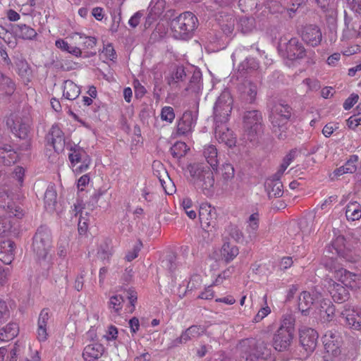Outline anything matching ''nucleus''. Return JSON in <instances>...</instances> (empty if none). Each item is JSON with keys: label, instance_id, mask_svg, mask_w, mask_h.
Masks as SVG:
<instances>
[{"label": "nucleus", "instance_id": "nucleus-10", "mask_svg": "<svg viewBox=\"0 0 361 361\" xmlns=\"http://www.w3.org/2000/svg\"><path fill=\"white\" fill-rule=\"evenodd\" d=\"M9 137L0 136V162L5 166L14 164L18 160L16 149L10 143Z\"/></svg>", "mask_w": 361, "mask_h": 361}, {"label": "nucleus", "instance_id": "nucleus-44", "mask_svg": "<svg viewBox=\"0 0 361 361\" xmlns=\"http://www.w3.org/2000/svg\"><path fill=\"white\" fill-rule=\"evenodd\" d=\"M185 78L186 73L184 68L183 66H178L168 79V84L172 87H178V82L183 81Z\"/></svg>", "mask_w": 361, "mask_h": 361}, {"label": "nucleus", "instance_id": "nucleus-3", "mask_svg": "<svg viewBox=\"0 0 361 361\" xmlns=\"http://www.w3.org/2000/svg\"><path fill=\"white\" fill-rule=\"evenodd\" d=\"M197 17L192 13L187 11L173 19L171 26L176 37L185 39L191 37L197 27Z\"/></svg>", "mask_w": 361, "mask_h": 361}, {"label": "nucleus", "instance_id": "nucleus-52", "mask_svg": "<svg viewBox=\"0 0 361 361\" xmlns=\"http://www.w3.org/2000/svg\"><path fill=\"white\" fill-rule=\"evenodd\" d=\"M9 217L16 216L18 219L23 216V210L18 206H16L12 201H8L7 207L5 209Z\"/></svg>", "mask_w": 361, "mask_h": 361}, {"label": "nucleus", "instance_id": "nucleus-34", "mask_svg": "<svg viewBox=\"0 0 361 361\" xmlns=\"http://www.w3.org/2000/svg\"><path fill=\"white\" fill-rule=\"evenodd\" d=\"M257 91V84L252 81H248L244 85L242 97L247 103L252 104L256 99Z\"/></svg>", "mask_w": 361, "mask_h": 361}, {"label": "nucleus", "instance_id": "nucleus-36", "mask_svg": "<svg viewBox=\"0 0 361 361\" xmlns=\"http://www.w3.org/2000/svg\"><path fill=\"white\" fill-rule=\"evenodd\" d=\"M259 219L257 213H254L249 216L247 221L246 232L248 238L253 240L257 238V233L259 228Z\"/></svg>", "mask_w": 361, "mask_h": 361}, {"label": "nucleus", "instance_id": "nucleus-28", "mask_svg": "<svg viewBox=\"0 0 361 361\" xmlns=\"http://www.w3.org/2000/svg\"><path fill=\"white\" fill-rule=\"evenodd\" d=\"M49 319V310L44 308L41 311L37 322V338L39 341H45L47 339V326Z\"/></svg>", "mask_w": 361, "mask_h": 361}, {"label": "nucleus", "instance_id": "nucleus-19", "mask_svg": "<svg viewBox=\"0 0 361 361\" xmlns=\"http://www.w3.org/2000/svg\"><path fill=\"white\" fill-rule=\"evenodd\" d=\"M47 144L53 147L56 152H62L65 146V138L63 131L57 126H52L46 136Z\"/></svg>", "mask_w": 361, "mask_h": 361}, {"label": "nucleus", "instance_id": "nucleus-15", "mask_svg": "<svg viewBox=\"0 0 361 361\" xmlns=\"http://www.w3.org/2000/svg\"><path fill=\"white\" fill-rule=\"evenodd\" d=\"M214 133L219 142L224 143L229 147L235 145L236 138L233 131L227 127L226 123H215Z\"/></svg>", "mask_w": 361, "mask_h": 361}, {"label": "nucleus", "instance_id": "nucleus-58", "mask_svg": "<svg viewBox=\"0 0 361 361\" xmlns=\"http://www.w3.org/2000/svg\"><path fill=\"white\" fill-rule=\"evenodd\" d=\"M80 39L82 40L83 49H92L95 47L97 39L94 37H87L81 34H77Z\"/></svg>", "mask_w": 361, "mask_h": 361}, {"label": "nucleus", "instance_id": "nucleus-21", "mask_svg": "<svg viewBox=\"0 0 361 361\" xmlns=\"http://www.w3.org/2000/svg\"><path fill=\"white\" fill-rule=\"evenodd\" d=\"M301 37L306 44L312 47H317L322 42V35L318 26L309 25L303 28Z\"/></svg>", "mask_w": 361, "mask_h": 361}, {"label": "nucleus", "instance_id": "nucleus-6", "mask_svg": "<svg viewBox=\"0 0 361 361\" xmlns=\"http://www.w3.org/2000/svg\"><path fill=\"white\" fill-rule=\"evenodd\" d=\"M279 51H284L283 56L293 61L307 57L312 59L315 54L312 50L306 49L302 43L296 37H293L284 44H279Z\"/></svg>", "mask_w": 361, "mask_h": 361}, {"label": "nucleus", "instance_id": "nucleus-12", "mask_svg": "<svg viewBox=\"0 0 361 361\" xmlns=\"http://www.w3.org/2000/svg\"><path fill=\"white\" fill-rule=\"evenodd\" d=\"M197 121V115L190 111H185L182 116L178 119L176 123V134L179 136L188 135L195 127Z\"/></svg>", "mask_w": 361, "mask_h": 361}, {"label": "nucleus", "instance_id": "nucleus-23", "mask_svg": "<svg viewBox=\"0 0 361 361\" xmlns=\"http://www.w3.org/2000/svg\"><path fill=\"white\" fill-rule=\"evenodd\" d=\"M318 300L317 294H311L308 291H302L298 298V308L303 315L307 316L309 314L311 307L317 305Z\"/></svg>", "mask_w": 361, "mask_h": 361}, {"label": "nucleus", "instance_id": "nucleus-24", "mask_svg": "<svg viewBox=\"0 0 361 361\" xmlns=\"http://www.w3.org/2000/svg\"><path fill=\"white\" fill-rule=\"evenodd\" d=\"M292 108L287 104H276L269 114V121H290L293 114Z\"/></svg>", "mask_w": 361, "mask_h": 361}, {"label": "nucleus", "instance_id": "nucleus-62", "mask_svg": "<svg viewBox=\"0 0 361 361\" xmlns=\"http://www.w3.org/2000/svg\"><path fill=\"white\" fill-rule=\"evenodd\" d=\"M80 163V165L78 166L77 164L75 167H73V171L77 174L82 173V172L87 170L91 163V159L90 157L81 161Z\"/></svg>", "mask_w": 361, "mask_h": 361}, {"label": "nucleus", "instance_id": "nucleus-43", "mask_svg": "<svg viewBox=\"0 0 361 361\" xmlns=\"http://www.w3.org/2000/svg\"><path fill=\"white\" fill-rule=\"evenodd\" d=\"M57 193L53 186H49L44 194V204L47 209L53 210L56 204Z\"/></svg>", "mask_w": 361, "mask_h": 361}, {"label": "nucleus", "instance_id": "nucleus-17", "mask_svg": "<svg viewBox=\"0 0 361 361\" xmlns=\"http://www.w3.org/2000/svg\"><path fill=\"white\" fill-rule=\"evenodd\" d=\"M345 238L343 236H338L332 245L327 249V252H331L334 248L341 260L347 262H356L358 260V256L354 255L350 250H345L344 247Z\"/></svg>", "mask_w": 361, "mask_h": 361}, {"label": "nucleus", "instance_id": "nucleus-60", "mask_svg": "<svg viewBox=\"0 0 361 361\" xmlns=\"http://www.w3.org/2000/svg\"><path fill=\"white\" fill-rule=\"evenodd\" d=\"M302 83L307 86L308 91H317L320 88L319 81L317 79L306 78L302 81Z\"/></svg>", "mask_w": 361, "mask_h": 361}, {"label": "nucleus", "instance_id": "nucleus-5", "mask_svg": "<svg viewBox=\"0 0 361 361\" xmlns=\"http://www.w3.org/2000/svg\"><path fill=\"white\" fill-rule=\"evenodd\" d=\"M243 119L245 130L251 141L262 134L264 123L261 111L257 109L246 111Z\"/></svg>", "mask_w": 361, "mask_h": 361}, {"label": "nucleus", "instance_id": "nucleus-27", "mask_svg": "<svg viewBox=\"0 0 361 361\" xmlns=\"http://www.w3.org/2000/svg\"><path fill=\"white\" fill-rule=\"evenodd\" d=\"M104 352V346L99 343L87 345L83 350L82 357L85 361H95L102 357Z\"/></svg>", "mask_w": 361, "mask_h": 361}, {"label": "nucleus", "instance_id": "nucleus-35", "mask_svg": "<svg viewBox=\"0 0 361 361\" xmlns=\"http://www.w3.org/2000/svg\"><path fill=\"white\" fill-rule=\"evenodd\" d=\"M14 243L11 240L4 241L0 245V260L4 264H10L12 260Z\"/></svg>", "mask_w": 361, "mask_h": 361}, {"label": "nucleus", "instance_id": "nucleus-47", "mask_svg": "<svg viewBox=\"0 0 361 361\" xmlns=\"http://www.w3.org/2000/svg\"><path fill=\"white\" fill-rule=\"evenodd\" d=\"M225 232L237 243L243 240V233L237 225L230 224L226 227Z\"/></svg>", "mask_w": 361, "mask_h": 361}, {"label": "nucleus", "instance_id": "nucleus-4", "mask_svg": "<svg viewBox=\"0 0 361 361\" xmlns=\"http://www.w3.org/2000/svg\"><path fill=\"white\" fill-rule=\"evenodd\" d=\"M31 123V117L26 111L11 114L6 121L11 133L21 140L27 138Z\"/></svg>", "mask_w": 361, "mask_h": 361}, {"label": "nucleus", "instance_id": "nucleus-22", "mask_svg": "<svg viewBox=\"0 0 361 361\" xmlns=\"http://www.w3.org/2000/svg\"><path fill=\"white\" fill-rule=\"evenodd\" d=\"M281 176H277L275 173L273 176L267 178L264 183L265 190L267 192L269 199L281 197L283 190V184L280 180Z\"/></svg>", "mask_w": 361, "mask_h": 361}, {"label": "nucleus", "instance_id": "nucleus-2", "mask_svg": "<svg viewBox=\"0 0 361 361\" xmlns=\"http://www.w3.org/2000/svg\"><path fill=\"white\" fill-rule=\"evenodd\" d=\"M242 358L245 361H265L271 355V348L265 341L247 338L240 343Z\"/></svg>", "mask_w": 361, "mask_h": 361}, {"label": "nucleus", "instance_id": "nucleus-1", "mask_svg": "<svg viewBox=\"0 0 361 361\" xmlns=\"http://www.w3.org/2000/svg\"><path fill=\"white\" fill-rule=\"evenodd\" d=\"M190 181L204 194L209 195L214 185V177L211 168L206 164L194 163L188 165Z\"/></svg>", "mask_w": 361, "mask_h": 361}, {"label": "nucleus", "instance_id": "nucleus-41", "mask_svg": "<svg viewBox=\"0 0 361 361\" xmlns=\"http://www.w3.org/2000/svg\"><path fill=\"white\" fill-rule=\"evenodd\" d=\"M18 334V326L15 323H10L0 331V339L2 341H10L15 338Z\"/></svg>", "mask_w": 361, "mask_h": 361}, {"label": "nucleus", "instance_id": "nucleus-61", "mask_svg": "<svg viewBox=\"0 0 361 361\" xmlns=\"http://www.w3.org/2000/svg\"><path fill=\"white\" fill-rule=\"evenodd\" d=\"M20 351V345L15 344L8 353L6 358H5V361H17Z\"/></svg>", "mask_w": 361, "mask_h": 361}, {"label": "nucleus", "instance_id": "nucleus-59", "mask_svg": "<svg viewBox=\"0 0 361 361\" xmlns=\"http://www.w3.org/2000/svg\"><path fill=\"white\" fill-rule=\"evenodd\" d=\"M361 124V114L360 112H357V114L351 116L347 120V125L349 128L355 130L356 127Z\"/></svg>", "mask_w": 361, "mask_h": 361}, {"label": "nucleus", "instance_id": "nucleus-9", "mask_svg": "<svg viewBox=\"0 0 361 361\" xmlns=\"http://www.w3.org/2000/svg\"><path fill=\"white\" fill-rule=\"evenodd\" d=\"M326 351L324 361H340L341 338L336 331H328L323 337Z\"/></svg>", "mask_w": 361, "mask_h": 361}, {"label": "nucleus", "instance_id": "nucleus-45", "mask_svg": "<svg viewBox=\"0 0 361 361\" xmlns=\"http://www.w3.org/2000/svg\"><path fill=\"white\" fill-rule=\"evenodd\" d=\"M202 87V73L200 71H195L190 78L189 84L186 90L193 92H199Z\"/></svg>", "mask_w": 361, "mask_h": 361}, {"label": "nucleus", "instance_id": "nucleus-56", "mask_svg": "<svg viewBox=\"0 0 361 361\" xmlns=\"http://www.w3.org/2000/svg\"><path fill=\"white\" fill-rule=\"evenodd\" d=\"M357 161L358 157L357 155H351L345 165H343L346 170L345 172H348V173H353L355 172L357 170L356 163Z\"/></svg>", "mask_w": 361, "mask_h": 361}, {"label": "nucleus", "instance_id": "nucleus-63", "mask_svg": "<svg viewBox=\"0 0 361 361\" xmlns=\"http://www.w3.org/2000/svg\"><path fill=\"white\" fill-rule=\"evenodd\" d=\"M234 269H235V268L233 267H230L224 271L222 273H221L218 276V277L216 278V281L214 282V284L215 285L220 284L221 283H222L224 279H226L230 277V276L234 271Z\"/></svg>", "mask_w": 361, "mask_h": 361}, {"label": "nucleus", "instance_id": "nucleus-54", "mask_svg": "<svg viewBox=\"0 0 361 361\" xmlns=\"http://www.w3.org/2000/svg\"><path fill=\"white\" fill-rule=\"evenodd\" d=\"M161 118L162 121L171 123L175 118L174 110L171 106H164L161 111Z\"/></svg>", "mask_w": 361, "mask_h": 361}, {"label": "nucleus", "instance_id": "nucleus-55", "mask_svg": "<svg viewBox=\"0 0 361 361\" xmlns=\"http://www.w3.org/2000/svg\"><path fill=\"white\" fill-rule=\"evenodd\" d=\"M0 84L4 88L7 87L6 92L10 94L13 92L15 84L11 78L0 73Z\"/></svg>", "mask_w": 361, "mask_h": 361}, {"label": "nucleus", "instance_id": "nucleus-38", "mask_svg": "<svg viewBox=\"0 0 361 361\" xmlns=\"http://www.w3.org/2000/svg\"><path fill=\"white\" fill-rule=\"evenodd\" d=\"M237 27L243 34L250 33L255 28V19L248 16L240 17L237 23Z\"/></svg>", "mask_w": 361, "mask_h": 361}, {"label": "nucleus", "instance_id": "nucleus-26", "mask_svg": "<svg viewBox=\"0 0 361 361\" xmlns=\"http://www.w3.org/2000/svg\"><path fill=\"white\" fill-rule=\"evenodd\" d=\"M289 121H270L272 132L278 139L285 140L292 135L293 132L290 130V125Z\"/></svg>", "mask_w": 361, "mask_h": 361}, {"label": "nucleus", "instance_id": "nucleus-32", "mask_svg": "<svg viewBox=\"0 0 361 361\" xmlns=\"http://www.w3.org/2000/svg\"><path fill=\"white\" fill-rule=\"evenodd\" d=\"M259 67V64L255 59L247 57L240 63L238 72L240 75V77H245L247 74L257 70Z\"/></svg>", "mask_w": 361, "mask_h": 361}, {"label": "nucleus", "instance_id": "nucleus-14", "mask_svg": "<svg viewBox=\"0 0 361 361\" xmlns=\"http://www.w3.org/2000/svg\"><path fill=\"white\" fill-rule=\"evenodd\" d=\"M341 315L350 329L361 330V309L346 305L343 307Z\"/></svg>", "mask_w": 361, "mask_h": 361}, {"label": "nucleus", "instance_id": "nucleus-64", "mask_svg": "<svg viewBox=\"0 0 361 361\" xmlns=\"http://www.w3.org/2000/svg\"><path fill=\"white\" fill-rule=\"evenodd\" d=\"M271 312V309L269 306L262 307L254 318L255 322H259L265 317H267Z\"/></svg>", "mask_w": 361, "mask_h": 361}, {"label": "nucleus", "instance_id": "nucleus-30", "mask_svg": "<svg viewBox=\"0 0 361 361\" xmlns=\"http://www.w3.org/2000/svg\"><path fill=\"white\" fill-rule=\"evenodd\" d=\"M220 17L221 19H219V24L221 31L226 37L231 38L235 29V18L232 15L221 16Z\"/></svg>", "mask_w": 361, "mask_h": 361}, {"label": "nucleus", "instance_id": "nucleus-57", "mask_svg": "<svg viewBox=\"0 0 361 361\" xmlns=\"http://www.w3.org/2000/svg\"><path fill=\"white\" fill-rule=\"evenodd\" d=\"M192 201L189 198H185L183 199L182 202V207L187 214L188 216L191 219H194L196 218V212L195 211L190 209L192 207Z\"/></svg>", "mask_w": 361, "mask_h": 361}, {"label": "nucleus", "instance_id": "nucleus-50", "mask_svg": "<svg viewBox=\"0 0 361 361\" xmlns=\"http://www.w3.org/2000/svg\"><path fill=\"white\" fill-rule=\"evenodd\" d=\"M177 259V256L174 252H169L166 255V259L163 262L164 263V267H166L170 272H173L179 265V262Z\"/></svg>", "mask_w": 361, "mask_h": 361}, {"label": "nucleus", "instance_id": "nucleus-37", "mask_svg": "<svg viewBox=\"0 0 361 361\" xmlns=\"http://www.w3.org/2000/svg\"><path fill=\"white\" fill-rule=\"evenodd\" d=\"M238 247L230 243H224L221 250L222 259L226 263H229L238 255Z\"/></svg>", "mask_w": 361, "mask_h": 361}, {"label": "nucleus", "instance_id": "nucleus-18", "mask_svg": "<svg viewBox=\"0 0 361 361\" xmlns=\"http://www.w3.org/2000/svg\"><path fill=\"white\" fill-rule=\"evenodd\" d=\"M318 334L311 328H304L300 331V342L307 353H312L317 343Z\"/></svg>", "mask_w": 361, "mask_h": 361}, {"label": "nucleus", "instance_id": "nucleus-33", "mask_svg": "<svg viewBox=\"0 0 361 361\" xmlns=\"http://www.w3.org/2000/svg\"><path fill=\"white\" fill-rule=\"evenodd\" d=\"M88 158H90V156L82 147L75 145L71 148L68 159L72 167H75V165Z\"/></svg>", "mask_w": 361, "mask_h": 361}, {"label": "nucleus", "instance_id": "nucleus-53", "mask_svg": "<svg viewBox=\"0 0 361 361\" xmlns=\"http://www.w3.org/2000/svg\"><path fill=\"white\" fill-rule=\"evenodd\" d=\"M295 320V317L291 314H284L279 328H283L289 331L294 332Z\"/></svg>", "mask_w": 361, "mask_h": 361}, {"label": "nucleus", "instance_id": "nucleus-29", "mask_svg": "<svg viewBox=\"0 0 361 361\" xmlns=\"http://www.w3.org/2000/svg\"><path fill=\"white\" fill-rule=\"evenodd\" d=\"M11 30L17 37L23 39H33L37 36L36 31L25 24L13 25Z\"/></svg>", "mask_w": 361, "mask_h": 361}, {"label": "nucleus", "instance_id": "nucleus-25", "mask_svg": "<svg viewBox=\"0 0 361 361\" xmlns=\"http://www.w3.org/2000/svg\"><path fill=\"white\" fill-rule=\"evenodd\" d=\"M328 290L335 302L342 303L348 299V290L342 285L330 280Z\"/></svg>", "mask_w": 361, "mask_h": 361}, {"label": "nucleus", "instance_id": "nucleus-8", "mask_svg": "<svg viewBox=\"0 0 361 361\" xmlns=\"http://www.w3.org/2000/svg\"><path fill=\"white\" fill-rule=\"evenodd\" d=\"M51 233L46 226L38 228L33 237L32 250L39 259H44L51 247Z\"/></svg>", "mask_w": 361, "mask_h": 361}, {"label": "nucleus", "instance_id": "nucleus-48", "mask_svg": "<svg viewBox=\"0 0 361 361\" xmlns=\"http://www.w3.org/2000/svg\"><path fill=\"white\" fill-rule=\"evenodd\" d=\"M187 152V145L183 142H176L171 148L170 153L175 159H180Z\"/></svg>", "mask_w": 361, "mask_h": 361}, {"label": "nucleus", "instance_id": "nucleus-13", "mask_svg": "<svg viewBox=\"0 0 361 361\" xmlns=\"http://www.w3.org/2000/svg\"><path fill=\"white\" fill-rule=\"evenodd\" d=\"M207 328L202 325H192L182 332L181 335L172 341L171 347H177L180 344L186 343L188 341L198 338L200 336L205 334Z\"/></svg>", "mask_w": 361, "mask_h": 361}, {"label": "nucleus", "instance_id": "nucleus-51", "mask_svg": "<svg viewBox=\"0 0 361 361\" xmlns=\"http://www.w3.org/2000/svg\"><path fill=\"white\" fill-rule=\"evenodd\" d=\"M297 154L296 149H292L290 152L284 157L283 163L281 164L280 169L276 173H277V176H281L285 170L288 168V166L290 164L292 161L295 159Z\"/></svg>", "mask_w": 361, "mask_h": 361}, {"label": "nucleus", "instance_id": "nucleus-11", "mask_svg": "<svg viewBox=\"0 0 361 361\" xmlns=\"http://www.w3.org/2000/svg\"><path fill=\"white\" fill-rule=\"evenodd\" d=\"M216 211L207 204H202L199 209V217L202 228L207 232L212 231L216 226Z\"/></svg>", "mask_w": 361, "mask_h": 361}, {"label": "nucleus", "instance_id": "nucleus-49", "mask_svg": "<svg viewBox=\"0 0 361 361\" xmlns=\"http://www.w3.org/2000/svg\"><path fill=\"white\" fill-rule=\"evenodd\" d=\"M221 178L223 180L228 183L232 180L234 178L235 170L233 166L231 164H224L221 168Z\"/></svg>", "mask_w": 361, "mask_h": 361}, {"label": "nucleus", "instance_id": "nucleus-39", "mask_svg": "<svg viewBox=\"0 0 361 361\" xmlns=\"http://www.w3.org/2000/svg\"><path fill=\"white\" fill-rule=\"evenodd\" d=\"M80 94L79 87L71 80H66L64 83L63 96L69 100H73Z\"/></svg>", "mask_w": 361, "mask_h": 361}, {"label": "nucleus", "instance_id": "nucleus-46", "mask_svg": "<svg viewBox=\"0 0 361 361\" xmlns=\"http://www.w3.org/2000/svg\"><path fill=\"white\" fill-rule=\"evenodd\" d=\"M124 302V298L121 295H112L109 298L108 302L109 308L111 309L117 315L121 314V311L123 308V303Z\"/></svg>", "mask_w": 361, "mask_h": 361}, {"label": "nucleus", "instance_id": "nucleus-16", "mask_svg": "<svg viewBox=\"0 0 361 361\" xmlns=\"http://www.w3.org/2000/svg\"><path fill=\"white\" fill-rule=\"evenodd\" d=\"M294 332L283 328H279L273 337L274 348L278 351L287 350L293 339Z\"/></svg>", "mask_w": 361, "mask_h": 361}, {"label": "nucleus", "instance_id": "nucleus-20", "mask_svg": "<svg viewBox=\"0 0 361 361\" xmlns=\"http://www.w3.org/2000/svg\"><path fill=\"white\" fill-rule=\"evenodd\" d=\"M337 259L330 257L329 259H324L322 261L324 267L330 271H334L336 274L337 277H339V280L343 283H345L348 279L355 280L353 278L356 277L355 274L347 271L346 269L340 267L339 262H337Z\"/></svg>", "mask_w": 361, "mask_h": 361}, {"label": "nucleus", "instance_id": "nucleus-40", "mask_svg": "<svg viewBox=\"0 0 361 361\" xmlns=\"http://www.w3.org/2000/svg\"><path fill=\"white\" fill-rule=\"evenodd\" d=\"M345 216L348 220L360 219L361 218V205L357 202H350L345 208Z\"/></svg>", "mask_w": 361, "mask_h": 361}, {"label": "nucleus", "instance_id": "nucleus-42", "mask_svg": "<svg viewBox=\"0 0 361 361\" xmlns=\"http://www.w3.org/2000/svg\"><path fill=\"white\" fill-rule=\"evenodd\" d=\"M335 307L331 304V302L329 300H326L324 299L320 300L319 311L321 317L324 318L326 315V319L327 321H330L333 318V316L335 313Z\"/></svg>", "mask_w": 361, "mask_h": 361}, {"label": "nucleus", "instance_id": "nucleus-7", "mask_svg": "<svg viewBox=\"0 0 361 361\" xmlns=\"http://www.w3.org/2000/svg\"><path fill=\"white\" fill-rule=\"evenodd\" d=\"M232 105L233 99L230 92L228 90L223 91L213 108L214 124L228 122L232 111Z\"/></svg>", "mask_w": 361, "mask_h": 361}, {"label": "nucleus", "instance_id": "nucleus-31", "mask_svg": "<svg viewBox=\"0 0 361 361\" xmlns=\"http://www.w3.org/2000/svg\"><path fill=\"white\" fill-rule=\"evenodd\" d=\"M203 156L207 162V165L212 170H217L219 159L216 147L213 145L205 146L203 150Z\"/></svg>", "mask_w": 361, "mask_h": 361}]
</instances>
